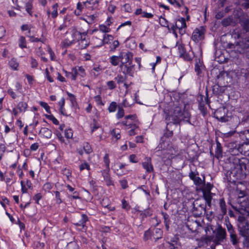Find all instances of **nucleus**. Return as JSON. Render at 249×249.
<instances>
[{
  "label": "nucleus",
  "instance_id": "f257e3e1",
  "mask_svg": "<svg viewBox=\"0 0 249 249\" xmlns=\"http://www.w3.org/2000/svg\"><path fill=\"white\" fill-rule=\"evenodd\" d=\"M246 193L244 191H240L237 199L236 205H232V208L241 214H245L249 212V202L245 198Z\"/></svg>",
  "mask_w": 249,
  "mask_h": 249
},
{
  "label": "nucleus",
  "instance_id": "f03ea898",
  "mask_svg": "<svg viewBox=\"0 0 249 249\" xmlns=\"http://www.w3.org/2000/svg\"><path fill=\"white\" fill-rule=\"evenodd\" d=\"M241 214L238 217V226L240 235L246 237L244 244L247 246L246 239L249 237L248 236L249 233V221L243 216L244 214Z\"/></svg>",
  "mask_w": 249,
  "mask_h": 249
},
{
  "label": "nucleus",
  "instance_id": "7ed1b4c3",
  "mask_svg": "<svg viewBox=\"0 0 249 249\" xmlns=\"http://www.w3.org/2000/svg\"><path fill=\"white\" fill-rule=\"evenodd\" d=\"M183 111V110H182L181 107H175L172 115L166 114L165 116L167 124H168L169 123L179 124L182 120L181 116H182Z\"/></svg>",
  "mask_w": 249,
  "mask_h": 249
},
{
  "label": "nucleus",
  "instance_id": "20e7f679",
  "mask_svg": "<svg viewBox=\"0 0 249 249\" xmlns=\"http://www.w3.org/2000/svg\"><path fill=\"white\" fill-rule=\"evenodd\" d=\"M176 46L178 47V53L179 57L183 59L185 61H191L195 56L194 52L191 49L189 51H187L184 45L177 42Z\"/></svg>",
  "mask_w": 249,
  "mask_h": 249
},
{
  "label": "nucleus",
  "instance_id": "39448f33",
  "mask_svg": "<svg viewBox=\"0 0 249 249\" xmlns=\"http://www.w3.org/2000/svg\"><path fill=\"white\" fill-rule=\"evenodd\" d=\"M228 46L230 48L236 49L239 53H244L249 52V39L245 38L238 42L236 45L233 44H229Z\"/></svg>",
  "mask_w": 249,
  "mask_h": 249
},
{
  "label": "nucleus",
  "instance_id": "423d86ee",
  "mask_svg": "<svg viewBox=\"0 0 249 249\" xmlns=\"http://www.w3.org/2000/svg\"><path fill=\"white\" fill-rule=\"evenodd\" d=\"M206 204L202 203L200 200H196L193 203V213L196 217H199L206 213Z\"/></svg>",
  "mask_w": 249,
  "mask_h": 249
},
{
  "label": "nucleus",
  "instance_id": "0eeeda50",
  "mask_svg": "<svg viewBox=\"0 0 249 249\" xmlns=\"http://www.w3.org/2000/svg\"><path fill=\"white\" fill-rule=\"evenodd\" d=\"M202 227L199 222L196 220H189L185 226V230L191 231V233H197L200 232Z\"/></svg>",
  "mask_w": 249,
  "mask_h": 249
},
{
  "label": "nucleus",
  "instance_id": "6e6552de",
  "mask_svg": "<svg viewBox=\"0 0 249 249\" xmlns=\"http://www.w3.org/2000/svg\"><path fill=\"white\" fill-rule=\"evenodd\" d=\"M187 27L185 19L184 18H179L176 22L175 24L171 25V29L175 32L177 29H178L181 35L185 34V31L183 29Z\"/></svg>",
  "mask_w": 249,
  "mask_h": 249
},
{
  "label": "nucleus",
  "instance_id": "1a4fd4ad",
  "mask_svg": "<svg viewBox=\"0 0 249 249\" xmlns=\"http://www.w3.org/2000/svg\"><path fill=\"white\" fill-rule=\"evenodd\" d=\"M233 164L234 167L233 171L236 174L241 175L245 174L244 171L246 169V165L241 160L238 158H235L234 159Z\"/></svg>",
  "mask_w": 249,
  "mask_h": 249
},
{
  "label": "nucleus",
  "instance_id": "9d476101",
  "mask_svg": "<svg viewBox=\"0 0 249 249\" xmlns=\"http://www.w3.org/2000/svg\"><path fill=\"white\" fill-rule=\"evenodd\" d=\"M121 64L119 65L120 69L124 67L125 65L131 64L132 62L133 55L130 52H121Z\"/></svg>",
  "mask_w": 249,
  "mask_h": 249
},
{
  "label": "nucleus",
  "instance_id": "9b49d317",
  "mask_svg": "<svg viewBox=\"0 0 249 249\" xmlns=\"http://www.w3.org/2000/svg\"><path fill=\"white\" fill-rule=\"evenodd\" d=\"M215 235V241L217 242H222L226 237V232L225 229L221 226L218 225L213 231Z\"/></svg>",
  "mask_w": 249,
  "mask_h": 249
},
{
  "label": "nucleus",
  "instance_id": "f8f14e48",
  "mask_svg": "<svg viewBox=\"0 0 249 249\" xmlns=\"http://www.w3.org/2000/svg\"><path fill=\"white\" fill-rule=\"evenodd\" d=\"M198 172L191 170L189 173L188 176L193 181L195 185L201 187L205 182V177H204L203 179H202L198 177Z\"/></svg>",
  "mask_w": 249,
  "mask_h": 249
},
{
  "label": "nucleus",
  "instance_id": "ddd939ff",
  "mask_svg": "<svg viewBox=\"0 0 249 249\" xmlns=\"http://www.w3.org/2000/svg\"><path fill=\"white\" fill-rule=\"evenodd\" d=\"M88 220V218L86 214L77 213L73 218L74 222L73 224L76 226L81 227L84 228Z\"/></svg>",
  "mask_w": 249,
  "mask_h": 249
},
{
  "label": "nucleus",
  "instance_id": "4468645a",
  "mask_svg": "<svg viewBox=\"0 0 249 249\" xmlns=\"http://www.w3.org/2000/svg\"><path fill=\"white\" fill-rule=\"evenodd\" d=\"M204 29L202 27L196 28L193 32L191 38L194 42H198L204 38Z\"/></svg>",
  "mask_w": 249,
  "mask_h": 249
},
{
  "label": "nucleus",
  "instance_id": "2eb2a0df",
  "mask_svg": "<svg viewBox=\"0 0 249 249\" xmlns=\"http://www.w3.org/2000/svg\"><path fill=\"white\" fill-rule=\"evenodd\" d=\"M214 117L221 122H226L229 121V117L226 115V109L220 107L216 109L214 113Z\"/></svg>",
  "mask_w": 249,
  "mask_h": 249
},
{
  "label": "nucleus",
  "instance_id": "dca6fc26",
  "mask_svg": "<svg viewBox=\"0 0 249 249\" xmlns=\"http://www.w3.org/2000/svg\"><path fill=\"white\" fill-rule=\"evenodd\" d=\"M126 164L124 163L118 162L114 165V169L115 173L118 176H121L127 174L129 170L125 169Z\"/></svg>",
  "mask_w": 249,
  "mask_h": 249
},
{
  "label": "nucleus",
  "instance_id": "f3484780",
  "mask_svg": "<svg viewBox=\"0 0 249 249\" xmlns=\"http://www.w3.org/2000/svg\"><path fill=\"white\" fill-rule=\"evenodd\" d=\"M120 69L124 74L133 77L135 72V65H133L132 63L128 64V65H125L124 67H122V69Z\"/></svg>",
  "mask_w": 249,
  "mask_h": 249
},
{
  "label": "nucleus",
  "instance_id": "a211bd4d",
  "mask_svg": "<svg viewBox=\"0 0 249 249\" xmlns=\"http://www.w3.org/2000/svg\"><path fill=\"white\" fill-rule=\"evenodd\" d=\"M143 168L146 170V173H151L153 171L154 168L152 164L151 158L146 157L144 159V161L142 163Z\"/></svg>",
  "mask_w": 249,
  "mask_h": 249
},
{
  "label": "nucleus",
  "instance_id": "6ab92c4d",
  "mask_svg": "<svg viewBox=\"0 0 249 249\" xmlns=\"http://www.w3.org/2000/svg\"><path fill=\"white\" fill-rule=\"evenodd\" d=\"M83 4L84 6L89 9V10H93L94 8H96L98 7L99 4V0H87L86 1L83 2Z\"/></svg>",
  "mask_w": 249,
  "mask_h": 249
},
{
  "label": "nucleus",
  "instance_id": "aec40b11",
  "mask_svg": "<svg viewBox=\"0 0 249 249\" xmlns=\"http://www.w3.org/2000/svg\"><path fill=\"white\" fill-rule=\"evenodd\" d=\"M170 249H180L181 245L178 241V239L174 237L169 242Z\"/></svg>",
  "mask_w": 249,
  "mask_h": 249
},
{
  "label": "nucleus",
  "instance_id": "412c9836",
  "mask_svg": "<svg viewBox=\"0 0 249 249\" xmlns=\"http://www.w3.org/2000/svg\"><path fill=\"white\" fill-rule=\"evenodd\" d=\"M118 124L123 125L126 127V128L129 129L133 127H137V124L134 122H131L129 120L124 119L123 121L118 123Z\"/></svg>",
  "mask_w": 249,
  "mask_h": 249
},
{
  "label": "nucleus",
  "instance_id": "4be33fe9",
  "mask_svg": "<svg viewBox=\"0 0 249 249\" xmlns=\"http://www.w3.org/2000/svg\"><path fill=\"white\" fill-rule=\"evenodd\" d=\"M39 134L41 136L47 139H50L52 136L51 130L46 127H42L39 131Z\"/></svg>",
  "mask_w": 249,
  "mask_h": 249
},
{
  "label": "nucleus",
  "instance_id": "5701e85b",
  "mask_svg": "<svg viewBox=\"0 0 249 249\" xmlns=\"http://www.w3.org/2000/svg\"><path fill=\"white\" fill-rule=\"evenodd\" d=\"M218 205L220 209V213L222 215L227 213V209L226 202L223 198L219 199Z\"/></svg>",
  "mask_w": 249,
  "mask_h": 249
},
{
  "label": "nucleus",
  "instance_id": "b1692460",
  "mask_svg": "<svg viewBox=\"0 0 249 249\" xmlns=\"http://www.w3.org/2000/svg\"><path fill=\"white\" fill-rule=\"evenodd\" d=\"M113 36L110 35H106L104 34V38H100L99 46L106 44L110 43L111 41H113Z\"/></svg>",
  "mask_w": 249,
  "mask_h": 249
},
{
  "label": "nucleus",
  "instance_id": "393cba45",
  "mask_svg": "<svg viewBox=\"0 0 249 249\" xmlns=\"http://www.w3.org/2000/svg\"><path fill=\"white\" fill-rule=\"evenodd\" d=\"M120 53L118 56L112 55L109 58V62L113 66H118L121 63Z\"/></svg>",
  "mask_w": 249,
  "mask_h": 249
},
{
  "label": "nucleus",
  "instance_id": "a878e982",
  "mask_svg": "<svg viewBox=\"0 0 249 249\" xmlns=\"http://www.w3.org/2000/svg\"><path fill=\"white\" fill-rule=\"evenodd\" d=\"M8 65L13 71H18L19 67V63L15 58H11L8 62Z\"/></svg>",
  "mask_w": 249,
  "mask_h": 249
},
{
  "label": "nucleus",
  "instance_id": "bb28decb",
  "mask_svg": "<svg viewBox=\"0 0 249 249\" xmlns=\"http://www.w3.org/2000/svg\"><path fill=\"white\" fill-rule=\"evenodd\" d=\"M82 34L84 36V39H82V40H80L79 44L82 49H85L89 45V38H88L86 36L87 32H84L82 33Z\"/></svg>",
  "mask_w": 249,
  "mask_h": 249
},
{
  "label": "nucleus",
  "instance_id": "cd10ccee",
  "mask_svg": "<svg viewBox=\"0 0 249 249\" xmlns=\"http://www.w3.org/2000/svg\"><path fill=\"white\" fill-rule=\"evenodd\" d=\"M203 197L205 200L206 204L208 205L209 207L211 206V201L212 199V193L211 192H203Z\"/></svg>",
  "mask_w": 249,
  "mask_h": 249
},
{
  "label": "nucleus",
  "instance_id": "c85d7f7f",
  "mask_svg": "<svg viewBox=\"0 0 249 249\" xmlns=\"http://www.w3.org/2000/svg\"><path fill=\"white\" fill-rule=\"evenodd\" d=\"M16 107L19 112H25L27 110L28 106L26 102L20 101L17 104Z\"/></svg>",
  "mask_w": 249,
  "mask_h": 249
},
{
  "label": "nucleus",
  "instance_id": "c756f323",
  "mask_svg": "<svg viewBox=\"0 0 249 249\" xmlns=\"http://www.w3.org/2000/svg\"><path fill=\"white\" fill-rule=\"evenodd\" d=\"M185 226H183L180 231V233L181 236L184 238H192L194 237V233H191V231L185 230Z\"/></svg>",
  "mask_w": 249,
  "mask_h": 249
},
{
  "label": "nucleus",
  "instance_id": "7c9ffc66",
  "mask_svg": "<svg viewBox=\"0 0 249 249\" xmlns=\"http://www.w3.org/2000/svg\"><path fill=\"white\" fill-rule=\"evenodd\" d=\"M162 234V231L159 228H155L152 231V236L153 239L155 241L161 238Z\"/></svg>",
  "mask_w": 249,
  "mask_h": 249
},
{
  "label": "nucleus",
  "instance_id": "2f4dec72",
  "mask_svg": "<svg viewBox=\"0 0 249 249\" xmlns=\"http://www.w3.org/2000/svg\"><path fill=\"white\" fill-rule=\"evenodd\" d=\"M161 214L164 219V223L166 230L168 231L169 229V226L171 224V220L170 219L169 215L166 213L161 212Z\"/></svg>",
  "mask_w": 249,
  "mask_h": 249
},
{
  "label": "nucleus",
  "instance_id": "473e14b6",
  "mask_svg": "<svg viewBox=\"0 0 249 249\" xmlns=\"http://www.w3.org/2000/svg\"><path fill=\"white\" fill-rule=\"evenodd\" d=\"M230 241L232 243V245L236 246L238 245L239 243L238 239L237 236L235 232L230 233Z\"/></svg>",
  "mask_w": 249,
  "mask_h": 249
},
{
  "label": "nucleus",
  "instance_id": "72a5a7b5",
  "mask_svg": "<svg viewBox=\"0 0 249 249\" xmlns=\"http://www.w3.org/2000/svg\"><path fill=\"white\" fill-rule=\"evenodd\" d=\"M18 46L21 49H24L27 48V43L25 37L23 36H20L18 41Z\"/></svg>",
  "mask_w": 249,
  "mask_h": 249
},
{
  "label": "nucleus",
  "instance_id": "f704fd0d",
  "mask_svg": "<svg viewBox=\"0 0 249 249\" xmlns=\"http://www.w3.org/2000/svg\"><path fill=\"white\" fill-rule=\"evenodd\" d=\"M169 150L163 149L162 159H171L173 158V153H170Z\"/></svg>",
  "mask_w": 249,
  "mask_h": 249
},
{
  "label": "nucleus",
  "instance_id": "c9c22d12",
  "mask_svg": "<svg viewBox=\"0 0 249 249\" xmlns=\"http://www.w3.org/2000/svg\"><path fill=\"white\" fill-rule=\"evenodd\" d=\"M215 157L219 158L222 157V150L220 143L219 142L216 143V148L215 150Z\"/></svg>",
  "mask_w": 249,
  "mask_h": 249
},
{
  "label": "nucleus",
  "instance_id": "e433bc0d",
  "mask_svg": "<svg viewBox=\"0 0 249 249\" xmlns=\"http://www.w3.org/2000/svg\"><path fill=\"white\" fill-rule=\"evenodd\" d=\"M102 71V68L100 66L94 67L91 70L92 74L95 77H97Z\"/></svg>",
  "mask_w": 249,
  "mask_h": 249
},
{
  "label": "nucleus",
  "instance_id": "4c0bfd02",
  "mask_svg": "<svg viewBox=\"0 0 249 249\" xmlns=\"http://www.w3.org/2000/svg\"><path fill=\"white\" fill-rule=\"evenodd\" d=\"M124 116V110L122 107L119 106L118 107V111L116 114V117L117 119H120Z\"/></svg>",
  "mask_w": 249,
  "mask_h": 249
},
{
  "label": "nucleus",
  "instance_id": "58836bf2",
  "mask_svg": "<svg viewBox=\"0 0 249 249\" xmlns=\"http://www.w3.org/2000/svg\"><path fill=\"white\" fill-rule=\"evenodd\" d=\"M114 80L116 81L117 84L120 85L124 83L126 80V78L120 74H118L114 78Z\"/></svg>",
  "mask_w": 249,
  "mask_h": 249
},
{
  "label": "nucleus",
  "instance_id": "ea45409f",
  "mask_svg": "<svg viewBox=\"0 0 249 249\" xmlns=\"http://www.w3.org/2000/svg\"><path fill=\"white\" fill-rule=\"evenodd\" d=\"M118 107V106L117 105V103L115 102H112L110 103L107 109L110 113L114 112Z\"/></svg>",
  "mask_w": 249,
  "mask_h": 249
},
{
  "label": "nucleus",
  "instance_id": "a19ab883",
  "mask_svg": "<svg viewBox=\"0 0 249 249\" xmlns=\"http://www.w3.org/2000/svg\"><path fill=\"white\" fill-rule=\"evenodd\" d=\"M58 4L55 3L52 6L53 11L51 12V17L53 18H55L58 16L57 8Z\"/></svg>",
  "mask_w": 249,
  "mask_h": 249
},
{
  "label": "nucleus",
  "instance_id": "79ce46f5",
  "mask_svg": "<svg viewBox=\"0 0 249 249\" xmlns=\"http://www.w3.org/2000/svg\"><path fill=\"white\" fill-rule=\"evenodd\" d=\"M190 113L187 110L184 109L182 112V116H181V117L182 118V121H184L188 123H190Z\"/></svg>",
  "mask_w": 249,
  "mask_h": 249
},
{
  "label": "nucleus",
  "instance_id": "37998d69",
  "mask_svg": "<svg viewBox=\"0 0 249 249\" xmlns=\"http://www.w3.org/2000/svg\"><path fill=\"white\" fill-rule=\"evenodd\" d=\"M104 34H102L101 32H98L96 34V36H95V43L97 44V46H99V43H100V38H104Z\"/></svg>",
  "mask_w": 249,
  "mask_h": 249
},
{
  "label": "nucleus",
  "instance_id": "c03bdc74",
  "mask_svg": "<svg viewBox=\"0 0 249 249\" xmlns=\"http://www.w3.org/2000/svg\"><path fill=\"white\" fill-rule=\"evenodd\" d=\"M152 238H153L152 236V231L150 230H148L144 232L143 239L145 241Z\"/></svg>",
  "mask_w": 249,
  "mask_h": 249
},
{
  "label": "nucleus",
  "instance_id": "a18cd8bd",
  "mask_svg": "<svg viewBox=\"0 0 249 249\" xmlns=\"http://www.w3.org/2000/svg\"><path fill=\"white\" fill-rule=\"evenodd\" d=\"M109 170H108V169L106 168V169L102 171V173L105 180L106 181L108 180L111 182L110 178L108 174Z\"/></svg>",
  "mask_w": 249,
  "mask_h": 249
},
{
  "label": "nucleus",
  "instance_id": "49530a36",
  "mask_svg": "<svg viewBox=\"0 0 249 249\" xmlns=\"http://www.w3.org/2000/svg\"><path fill=\"white\" fill-rule=\"evenodd\" d=\"M99 30H100L99 32H101L102 34H106V33H108L110 31V29L109 27H108L107 26L103 25V24L100 25L99 26Z\"/></svg>",
  "mask_w": 249,
  "mask_h": 249
},
{
  "label": "nucleus",
  "instance_id": "de8ad7c7",
  "mask_svg": "<svg viewBox=\"0 0 249 249\" xmlns=\"http://www.w3.org/2000/svg\"><path fill=\"white\" fill-rule=\"evenodd\" d=\"M73 136V131L71 128H68L65 130V136L68 139H71Z\"/></svg>",
  "mask_w": 249,
  "mask_h": 249
},
{
  "label": "nucleus",
  "instance_id": "09e8293b",
  "mask_svg": "<svg viewBox=\"0 0 249 249\" xmlns=\"http://www.w3.org/2000/svg\"><path fill=\"white\" fill-rule=\"evenodd\" d=\"M103 160L105 164V166L106 168L108 169V170H110L109 168V164H110V160L109 158L108 154H106L104 157Z\"/></svg>",
  "mask_w": 249,
  "mask_h": 249
},
{
  "label": "nucleus",
  "instance_id": "8fccbe9b",
  "mask_svg": "<svg viewBox=\"0 0 249 249\" xmlns=\"http://www.w3.org/2000/svg\"><path fill=\"white\" fill-rule=\"evenodd\" d=\"M78 247L77 243L75 241H72L67 244L66 249H78Z\"/></svg>",
  "mask_w": 249,
  "mask_h": 249
},
{
  "label": "nucleus",
  "instance_id": "3c124183",
  "mask_svg": "<svg viewBox=\"0 0 249 249\" xmlns=\"http://www.w3.org/2000/svg\"><path fill=\"white\" fill-rule=\"evenodd\" d=\"M111 135L113 137L118 140L121 137L120 130L119 129H114L111 131Z\"/></svg>",
  "mask_w": 249,
  "mask_h": 249
},
{
  "label": "nucleus",
  "instance_id": "603ef678",
  "mask_svg": "<svg viewBox=\"0 0 249 249\" xmlns=\"http://www.w3.org/2000/svg\"><path fill=\"white\" fill-rule=\"evenodd\" d=\"M152 211L149 209L144 210V211L141 212V215L142 218L150 216L152 215Z\"/></svg>",
  "mask_w": 249,
  "mask_h": 249
},
{
  "label": "nucleus",
  "instance_id": "864d4df0",
  "mask_svg": "<svg viewBox=\"0 0 249 249\" xmlns=\"http://www.w3.org/2000/svg\"><path fill=\"white\" fill-rule=\"evenodd\" d=\"M83 148L85 152L87 154H90L92 152V149L90 145L88 142L84 143Z\"/></svg>",
  "mask_w": 249,
  "mask_h": 249
},
{
  "label": "nucleus",
  "instance_id": "5fc2aeb1",
  "mask_svg": "<svg viewBox=\"0 0 249 249\" xmlns=\"http://www.w3.org/2000/svg\"><path fill=\"white\" fill-rule=\"evenodd\" d=\"M202 187H203L202 190L203 192H211L213 187V185L210 183H207L206 184L204 183Z\"/></svg>",
  "mask_w": 249,
  "mask_h": 249
},
{
  "label": "nucleus",
  "instance_id": "6e6d98bb",
  "mask_svg": "<svg viewBox=\"0 0 249 249\" xmlns=\"http://www.w3.org/2000/svg\"><path fill=\"white\" fill-rule=\"evenodd\" d=\"M107 86V88L110 90H112L115 89L117 86L116 84L115 83V81L113 80L107 81L106 83Z\"/></svg>",
  "mask_w": 249,
  "mask_h": 249
},
{
  "label": "nucleus",
  "instance_id": "4d7b16f0",
  "mask_svg": "<svg viewBox=\"0 0 249 249\" xmlns=\"http://www.w3.org/2000/svg\"><path fill=\"white\" fill-rule=\"evenodd\" d=\"M32 8H33V6H32V4H31V3L28 2L26 3V5H25L26 11L30 16H32L33 14Z\"/></svg>",
  "mask_w": 249,
  "mask_h": 249
},
{
  "label": "nucleus",
  "instance_id": "13d9d810",
  "mask_svg": "<svg viewBox=\"0 0 249 249\" xmlns=\"http://www.w3.org/2000/svg\"><path fill=\"white\" fill-rule=\"evenodd\" d=\"M130 128L131 129L128 132V134L130 136H134L138 133L137 132V130L139 129V126L138 124H137V127H133Z\"/></svg>",
  "mask_w": 249,
  "mask_h": 249
},
{
  "label": "nucleus",
  "instance_id": "bf43d9fd",
  "mask_svg": "<svg viewBox=\"0 0 249 249\" xmlns=\"http://www.w3.org/2000/svg\"><path fill=\"white\" fill-rule=\"evenodd\" d=\"M241 24L244 30H245L246 32H248L249 31V20L248 19H246L243 21Z\"/></svg>",
  "mask_w": 249,
  "mask_h": 249
},
{
  "label": "nucleus",
  "instance_id": "052dcab7",
  "mask_svg": "<svg viewBox=\"0 0 249 249\" xmlns=\"http://www.w3.org/2000/svg\"><path fill=\"white\" fill-rule=\"evenodd\" d=\"M119 42L118 40L113 41L112 44L110 46V51L114 52L116 48L119 46Z\"/></svg>",
  "mask_w": 249,
  "mask_h": 249
},
{
  "label": "nucleus",
  "instance_id": "680f3d73",
  "mask_svg": "<svg viewBox=\"0 0 249 249\" xmlns=\"http://www.w3.org/2000/svg\"><path fill=\"white\" fill-rule=\"evenodd\" d=\"M39 105L41 106V107H42L45 109L47 113H51L50 107L47 103L44 102H40L39 103Z\"/></svg>",
  "mask_w": 249,
  "mask_h": 249
},
{
  "label": "nucleus",
  "instance_id": "e2e57ef3",
  "mask_svg": "<svg viewBox=\"0 0 249 249\" xmlns=\"http://www.w3.org/2000/svg\"><path fill=\"white\" fill-rule=\"evenodd\" d=\"M94 99L97 105L104 106V104L102 102V98L100 95L95 96L94 97Z\"/></svg>",
  "mask_w": 249,
  "mask_h": 249
},
{
  "label": "nucleus",
  "instance_id": "0e129e2a",
  "mask_svg": "<svg viewBox=\"0 0 249 249\" xmlns=\"http://www.w3.org/2000/svg\"><path fill=\"white\" fill-rule=\"evenodd\" d=\"M7 93L13 99H15L18 97L17 94L12 88H10L8 89Z\"/></svg>",
  "mask_w": 249,
  "mask_h": 249
},
{
  "label": "nucleus",
  "instance_id": "69168bd1",
  "mask_svg": "<svg viewBox=\"0 0 249 249\" xmlns=\"http://www.w3.org/2000/svg\"><path fill=\"white\" fill-rule=\"evenodd\" d=\"M25 77H26V78L27 79L28 84L30 86L33 85V84H34V82L35 81V79H34V76H32V75H29L28 74H25Z\"/></svg>",
  "mask_w": 249,
  "mask_h": 249
},
{
  "label": "nucleus",
  "instance_id": "338daca9",
  "mask_svg": "<svg viewBox=\"0 0 249 249\" xmlns=\"http://www.w3.org/2000/svg\"><path fill=\"white\" fill-rule=\"evenodd\" d=\"M231 18H224L221 22V24L224 26H228L231 24Z\"/></svg>",
  "mask_w": 249,
  "mask_h": 249
},
{
  "label": "nucleus",
  "instance_id": "774afa93",
  "mask_svg": "<svg viewBox=\"0 0 249 249\" xmlns=\"http://www.w3.org/2000/svg\"><path fill=\"white\" fill-rule=\"evenodd\" d=\"M206 213V218L209 221H211L212 219L214 218V214L213 213L212 211L207 212L205 213Z\"/></svg>",
  "mask_w": 249,
  "mask_h": 249
}]
</instances>
